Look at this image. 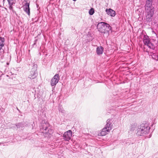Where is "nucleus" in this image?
I'll list each match as a JSON object with an SVG mask.
<instances>
[{
  "instance_id": "obj_5",
  "label": "nucleus",
  "mask_w": 158,
  "mask_h": 158,
  "mask_svg": "<svg viewBox=\"0 0 158 158\" xmlns=\"http://www.w3.org/2000/svg\"><path fill=\"white\" fill-rule=\"evenodd\" d=\"M152 0H146L145 5V10H154V8L152 6Z\"/></svg>"
},
{
  "instance_id": "obj_20",
  "label": "nucleus",
  "mask_w": 158,
  "mask_h": 158,
  "mask_svg": "<svg viewBox=\"0 0 158 158\" xmlns=\"http://www.w3.org/2000/svg\"><path fill=\"white\" fill-rule=\"evenodd\" d=\"M94 12V10L93 8H91L89 11V14L90 15H92Z\"/></svg>"
},
{
  "instance_id": "obj_8",
  "label": "nucleus",
  "mask_w": 158,
  "mask_h": 158,
  "mask_svg": "<svg viewBox=\"0 0 158 158\" xmlns=\"http://www.w3.org/2000/svg\"><path fill=\"white\" fill-rule=\"evenodd\" d=\"M29 6L30 3L26 2L25 4L23 6V10L29 16L30 14Z\"/></svg>"
},
{
  "instance_id": "obj_22",
  "label": "nucleus",
  "mask_w": 158,
  "mask_h": 158,
  "mask_svg": "<svg viewBox=\"0 0 158 158\" xmlns=\"http://www.w3.org/2000/svg\"><path fill=\"white\" fill-rule=\"evenodd\" d=\"M9 4H12V3H15L14 0H7Z\"/></svg>"
},
{
  "instance_id": "obj_14",
  "label": "nucleus",
  "mask_w": 158,
  "mask_h": 158,
  "mask_svg": "<svg viewBox=\"0 0 158 158\" xmlns=\"http://www.w3.org/2000/svg\"><path fill=\"white\" fill-rule=\"evenodd\" d=\"M103 48L102 46L98 47L96 49V52L98 55H100L102 54Z\"/></svg>"
},
{
  "instance_id": "obj_13",
  "label": "nucleus",
  "mask_w": 158,
  "mask_h": 158,
  "mask_svg": "<svg viewBox=\"0 0 158 158\" xmlns=\"http://www.w3.org/2000/svg\"><path fill=\"white\" fill-rule=\"evenodd\" d=\"M150 42L149 37L147 35H144L143 38V42L144 44L147 45Z\"/></svg>"
},
{
  "instance_id": "obj_2",
  "label": "nucleus",
  "mask_w": 158,
  "mask_h": 158,
  "mask_svg": "<svg viewBox=\"0 0 158 158\" xmlns=\"http://www.w3.org/2000/svg\"><path fill=\"white\" fill-rule=\"evenodd\" d=\"M150 129L147 124H142L138 127L136 134L138 136H144L148 133Z\"/></svg>"
},
{
  "instance_id": "obj_10",
  "label": "nucleus",
  "mask_w": 158,
  "mask_h": 158,
  "mask_svg": "<svg viewBox=\"0 0 158 158\" xmlns=\"http://www.w3.org/2000/svg\"><path fill=\"white\" fill-rule=\"evenodd\" d=\"M106 124L105 127L107 128L108 130H110L112 128L113 124L112 121L111 119H108L106 121Z\"/></svg>"
},
{
  "instance_id": "obj_9",
  "label": "nucleus",
  "mask_w": 158,
  "mask_h": 158,
  "mask_svg": "<svg viewBox=\"0 0 158 158\" xmlns=\"http://www.w3.org/2000/svg\"><path fill=\"white\" fill-rule=\"evenodd\" d=\"M4 38L0 37V55H2L4 52V50L2 49L4 45Z\"/></svg>"
},
{
  "instance_id": "obj_1",
  "label": "nucleus",
  "mask_w": 158,
  "mask_h": 158,
  "mask_svg": "<svg viewBox=\"0 0 158 158\" xmlns=\"http://www.w3.org/2000/svg\"><path fill=\"white\" fill-rule=\"evenodd\" d=\"M98 31L102 34L108 33L111 29V27L108 23L101 22L98 23L97 26Z\"/></svg>"
},
{
  "instance_id": "obj_6",
  "label": "nucleus",
  "mask_w": 158,
  "mask_h": 158,
  "mask_svg": "<svg viewBox=\"0 0 158 158\" xmlns=\"http://www.w3.org/2000/svg\"><path fill=\"white\" fill-rule=\"evenodd\" d=\"M72 136V131L71 130H69L64 133L63 135V138L64 140L69 141Z\"/></svg>"
},
{
  "instance_id": "obj_26",
  "label": "nucleus",
  "mask_w": 158,
  "mask_h": 158,
  "mask_svg": "<svg viewBox=\"0 0 158 158\" xmlns=\"http://www.w3.org/2000/svg\"><path fill=\"white\" fill-rule=\"evenodd\" d=\"M73 1H76L77 0H73Z\"/></svg>"
},
{
  "instance_id": "obj_21",
  "label": "nucleus",
  "mask_w": 158,
  "mask_h": 158,
  "mask_svg": "<svg viewBox=\"0 0 158 158\" xmlns=\"http://www.w3.org/2000/svg\"><path fill=\"white\" fill-rule=\"evenodd\" d=\"M37 67V64H33V67L31 70L36 71Z\"/></svg>"
},
{
  "instance_id": "obj_18",
  "label": "nucleus",
  "mask_w": 158,
  "mask_h": 158,
  "mask_svg": "<svg viewBox=\"0 0 158 158\" xmlns=\"http://www.w3.org/2000/svg\"><path fill=\"white\" fill-rule=\"evenodd\" d=\"M146 45L147 46L148 48L152 49L154 50L155 48L154 44L152 43L150 41Z\"/></svg>"
},
{
  "instance_id": "obj_16",
  "label": "nucleus",
  "mask_w": 158,
  "mask_h": 158,
  "mask_svg": "<svg viewBox=\"0 0 158 158\" xmlns=\"http://www.w3.org/2000/svg\"><path fill=\"white\" fill-rule=\"evenodd\" d=\"M149 55L150 56H151L153 59L158 60V56L156 53L150 52Z\"/></svg>"
},
{
  "instance_id": "obj_25",
  "label": "nucleus",
  "mask_w": 158,
  "mask_h": 158,
  "mask_svg": "<svg viewBox=\"0 0 158 158\" xmlns=\"http://www.w3.org/2000/svg\"><path fill=\"white\" fill-rule=\"evenodd\" d=\"M37 41V39L35 40L34 41V43L33 45H35L36 44Z\"/></svg>"
},
{
  "instance_id": "obj_23",
  "label": "nucleus",
  "mask_w": 158,
  "mask_h": 158,
  "mask_svg": "<svg viewBox=\"0 0 158 158\" xmlns=\"http://www.w3.org/2000/svg\"><path fill=\"white\" fill-rule=\"evenodd\" d=\"M14 3H12V4H9V9L10 10H12L13 9V7L12 6L14 4Z\"/></svg>"
},
{
  "instance_id": "obj_19",
  "label": "nucleus",
  "mask_w": 158,
  "mask_h": 158,
  "mask_svg": "<svg viewBox=\"0 0 158 158\" xmlns=\"http://www.w3.org/2000/svg\"><path fill=\"white\" fill-rule=\"evenodd\" d=\"M58 109L59 111L62 113L63 114H64L65 113V111L63 110L62 107L61 106H59L58 107Z\"/></svg>"
},
{
  "instance_id": "obj_4",
  "label": "nucleus",
  "mask_w": 158,
  "mask_h": 158,
  "mask_svg": "<svg viewBox=\"0 0 158 158\" xmlns=\"http://www.w3.org/2000/svg\"><path fill=\"white\" fill-rule=\"evenodd\" d=\"M146 11L147 13L146 16V21L147 22H150L152 20L154 10H146Z\"/></svg>"
},
{
  "instance_id": "obj_12",
  "label": "nucleus",
  "mask_w": 158,
  "mask_h": 158,
  "mask_svg": "<svg viewBox=\"0 0 158 158\" xmlns=\"http://www.w3.org/2000/svg\"><path fill=\"white\" fill-rule=\"evenodd\" d=\"M106 11L108 15L111 17H114L116 15L115 11L110 8L108 9H107Z\"/></svg>"
},
{
  "instance_id": "obj_11",
  "label": "nucleus",
  "mask_w": 158,
  "mask_h": 158,
  "mask_svg": "<svg viewBox=\"0 0 158 158\" xmlns=\"http://www.w3.org/2000/svg\"><path fill=\"white\" fill-rule=\"evenodd\" d=\"M37 76V71L31 70L30 73L29 75L28 78L31 79H33L35 78Z\"/></svg>"
},
{
  "instance_id": "obj_3",
  "label": "nucleus",
  "mask_w": 158,
  "mask_h": 158,
  "mask_svg": "<svg viewBox=\"0 0 158 158\" xmlns=\"http://www.w3.org/2000/svg\"><path fill=\"white\" fill-rule=\"evenodd\" d=\"M49 123L46 122L44 123L42 122L40 127V131L43 133L47 134L49 136V135L52 134L53 131L52 130L49 128Z\"/></svg>"
},
{
  "instance_id": "obj_7",
  "label": "nucleus",
  "mask_w": 158,
  "mask_h": 158,
  "mask_svg": "<svg viewBox=\"0 0 158 158\" xmlns=\"http://www.w3.org/2000/svg\"><path fill=\"white\" fill-rule=\"evenodd\" d=\"M59 80V76L58 74H56L51 80V85L52 86H55L58 82Z\"/></svg>"
},
{
  "instance_id": "obj_17",
  "label": "nucleus",
  "mask_w": 158,
  "mask_h": 158,
  "mask_svg": "<svg viewBox=\"0 0 158 158\" xmlns=\"http://www.w3.org/2000/svg\"><path fill=\"white\" fill-rule=\"evenodd\" d=\"M15 125L17 128H23L25 126H27L26 125H25V124L23 123H18L15 124Z\"/></svg>"
},
{
  "instance_id": "obj_24",
  "label": "nucleus",
  "mask_w": 158,
  "mask_h": 158,
  "mask_svg": "<svg viewBox=\"0 0 158 158\" xmlns=\"http://www.w3.org/2000/svg\"><path fill=\"white\" fill-rule=\"evenodd\" d=\"M93 39V38L92 37H91L90 38L89 40H88V41H91Z\"/></svg>"
},
{
  "instance_id": "obj_15",
  "label": "nucleus",
  "mask_w": 158,
  "mask_h": 158,
  "mask_svg": "<svg viewBox=\"0 0 158 158\" xmlns=\"http://www.w3.org/2000/svg\"><path fill=\"white\" fill-rule=\"evenodd\" d=\"M110 130H108L107 128L105 127L101 131V135L102 136H104L106 135L107 132H109Z\"/></svg>"
}]
</instances>
